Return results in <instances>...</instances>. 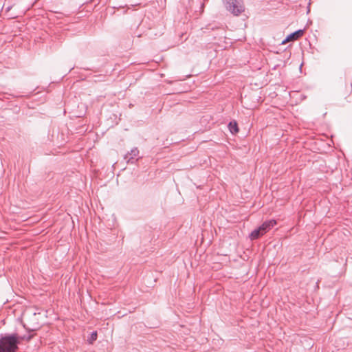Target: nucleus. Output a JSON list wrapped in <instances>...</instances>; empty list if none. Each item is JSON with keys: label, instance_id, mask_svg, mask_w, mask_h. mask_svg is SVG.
Returning a JSON list of instances; mask_svg holds the SVG:
<instances>
[{"label": "nucleus", "instance_id": "3", "mask_svg": "<svg viewBox=\"0 0 352 352\" xmlns=\"http://www.w3.org/2000/svg\"><path fill=\"white\" fill-rule=\"evenodd\" d=\"M226 8L236 16L243 10L241 0H226Z\"/></svg>", "mask_w": 352, "mask_h": 352}, {"label": "nucleus", "instance_id": "2", "mask_svg": "<svg viewBox=\"0 0 352 352\" xmlns=\"http://www.w3.org/2000/svg\"><path fill=\"white\" fill-rule=\"evenodd\" d=\"M276 225V220H270L265 221L260 227H258L257 229H255L250 233V239L251 240H255L260 238Z\"/></svg>", "mask_w": 352, "mask_h": 352}, {"label": "nucleus", "instance_id": "5", "mask_svg": "<svg viewBox=\"0 0 352 352\" xmlns=\"http://www.w3.org/2000/svg\"><path fill=\"white\" fill-rule=\"evenodd\" d=\"M229 129L232 134H236L239 132V127L236 122L232 121L228 124Z\"/></svg>", "mask_w": 352, "mask_h": 352}, {"label": "nucleus", "instance_id": "4", "mask_svg": "<svg viewBox=\"0 0 352 352\" xmlns=\"http://www.w3.org/2000/svg\"><path fill=\"white\" fill-rule=\"evenodd\" d=\"M304 34V31L302 30H299L296 31L295 32L288 35L287 38L282 41V44L285 45L290 41H294L298 40L299 38L302 37Z\"/></svg>", "mask_w": 352, "mask_h": 352}, {"label": "nucleus", "instance_id": "1", "mask_svg": "<svg viewBox=\"0 0 352 352\" xmlns=\"http://www.w3.org/2000/svg\"><path fill=\"white\" fill-rule=\"evenodd\" d=\"M18 343L15 336L4 337L0 340V352H15Z\"/></svg>", "mask_w": 352, "mask_h": 352}, {"label": "nucleus", "instance_id": "6", "mask_svg": "<svg viewBox=\"0 0 352 352\" xmlns=\"http://www.w3.org/2000/svg\"><path fill=\"white\" fill-rule=\"evenodd\" d=\"M97 339V332L94 331L91 334V337L89 340V342L90 344H92L94 341H95Z\"/></svg>", "mask_w": 352, "mask_h": 352}]
</instances>
